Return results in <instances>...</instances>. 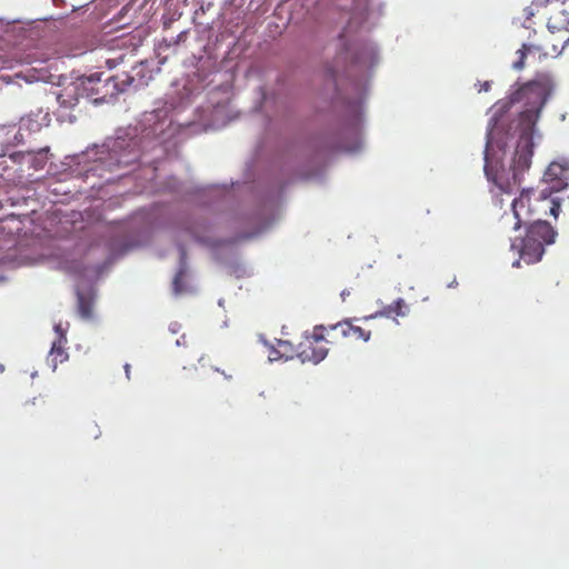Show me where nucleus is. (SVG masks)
<instances>
[{
    "label": "nucleus",
    "mask_w": 569,
    "mask_h": 569,
    "mask_svg": "<svg viewBox=\"0 0 569 569\" xmlns=\"http://www.w3.org/2000/svg\"><path fill=\"white\" fill-rule=\"evenodd\" d=\"M532 189H523L511 203V211L505 212L500 224L505 229L518 230L526 226V236L511 243L520 259L527 264L537 263L545 254V248L555 242L557 232L552 226L542 220L546 214L539 206L531 203Z\"/></svg>",
    "instance_id": "obj_1"
},
{
    "label": "nucleus",
    "mask_w": 569,
    "mask_h": 569,
    "mask_svg": "<svg viewBox=\"0 0 569 569\" xmlns=\"http://www.w3.org/2000/svg\"><path fill=\"white\" fill-rule=\"evenodd\" d=\"M533 140L530 134H520L511 166L496 174L493 181L503 193H512L520 188L522 176L531 166Z\"/></svg>",
    "instance_id": "obj_2"
},
{
    "label": "nucleus",
    "mask_w": 569,
    "mask_h": 569,
    "mask_svg": "<svg viewBox=\"0 0 569 569\" xmlns=\"http://www.w3.org/2000/svg\"><path fill=\"white\" fill-rule=\"evenodd\" d=\"M545 180L550 184L533 199V204L539 206L545 214L558 217L560 204L550 194L569 187V166L560 162H551L545 172Z\"/></svg>",
    "instance_id": "obj_3"
},
{
    "label": "nucleus",
    "mask_w": 569,
    "mask_h": 569,
    "mask_svg": "<svg viewBox=\"0 0 569 569\" xmlns=\"http://www.w3.org/2000/svg\"><path fill=\"white\" fill-rule=\"evenodd\" d=\"M553 82L549 74H538L512 94V101L523 102L526 108L541 111L551 94Z\"/></svg>",
    "instance_id": "obj_4"
},
{
    "label": "nucleus",
    "mask_w": 569,
    "mask_h": 569,
    "mask_svg": "<svg viewBox=\"0 0 569 569\" xmlns=\"http://www.w3.org/2000/svg\"><path fill=\"white\" fill-rule=\"evenodd\" d=\"M332 332L329 327L316 326L311 335L303 337L297 347V357L301 362L319 363L328 355V343L331 341L326 338Z\"/></svg>",
    "instance_id": "obj_5"
},
{
    "label": "nucleus",
    "mask_w": 569,
    "mask_h": 569,
    "mask_svg": "<svg viewBox=\"0 0 569 569\" xmlns=\"http://www.w3.org/2000/svg\"><path fill=\"white\" fill-rule=\"evenodd\" d=\"M329 329L332 332H339L343 338H351L353 340H362L365 342L369 341L371 337V332L359 327L352 325L351 320H343L336 325L329 326Z\"/></svg>",
    "instance_id": "obj_6"
},
{
    "label": "nucleus",
    "mask_w": 569,
    "mask_h": 569,
    "mask_svg": "<svg viewBox=\"0 0 569 569\" xmlns=\"http://www.w3.org/2000/svg\"><path fill=\"white\" fill-rule=\"evenodd\" d=\"M550 40H546L543 44H522L521 49L517 51L518 59L513 61L512 68L516 70H521L525 67V60L528 53H531L533 51L542 52L543 56L548 54H558L560 53V50L558 46L551 44V50H549L548 44Z\"/></svg>",
    "instance_id": "obj_7"
},
{
    "label": "nucleus",
    "mask_w": 569,
    "mask_h": 569,
    "mask_svg": "<svg viewBox=\"0 0 569 569\" xmlns=\"http://www.w3.org/2000/svg\"><path fill=\"white\" fill-rule=\"evenodd\" d=\"M547 27L552 33L569 30V10L565 8V4L550 9Z\"/></svg>",
    "instance_id": "obj_8"
},
{
    "label": "nucleus",
    "mask_w": 569,
    "mask_h": 569,
    "mask_svg": "<svg viewBox=\"0 0 569 569\" xmlns=\"http://www.w3.org/2000/svg\"><path fill=\"white\" fill-rule=\"evenodd\" d=\"M172 289L176 295L189 291V271L187 266V253L183 248L180 251L179 269L172 281Z\"/></svg>",
    "instance_id": "obj_9"
},
{
    "label": "nucleus",
    "mask_w": 569,
    "mask_h": 569,
    "mask_svg": "<svg viewBox=\"0 0 569 569\" xmlns=\"http://www.w3.org/2000/svg\"><path fill=\"white\" fill-rule=\"evenodd\" d=\"M540 116V110L526 108L519 116V123L522 128L521 134H530L532 138L535 126L538 121V118Z\"/></svg>",
    "instance_id": "obj_10"
},
{
    "label": "nucleus",
    "mask_w": 569,
    "mask_h": 569,
    "mask_svg": "<svg viewBox=\"0 0 569 569\" xmlns=\"http://www.w3.org/2000/svg\"><path fill=\"white\" fill-rule=\"evenodd\" d=\"M408 313V306L405 300L399 298L392 303L383 307L382 310L377 312L375 316H370L368 319L376 318L378 316L392 318V317H405Z\"/></svg>",
    "instance_id": "obj_11"
},
{
    "label": "nucleus",
    "mask_w": 569,
    "mask_h": 569,
    "mask_svg": "<svg viewBox=\"0 0 569 569\" xmlns=\"http://www.w3.org/2000/svg\"><path fill=\"white\" fill-rule=\"evenodd\" d=\"M66 343L67 335L64 333H60V337H58V339L52 343L50 356L52 357L54 368L57 367V363H62L69 357L66 351Z\"/></svg>",
    "instance_id": "obj_12"
},
{
    "label": "nucleus",
    "mask_w": 569,
    "mask_h": 569,
    "mask_svg": "<svg viewBox=\"0 0 569 569\" xmlns=\"http://www.w3.org/2000/svg\"><path fill=\"white\" fill-rule=\"evenodd\" d=\"M78 312L81 318L89 320L92 318L93 300L84 293L78 291Z\"/></svg>",
    "instance_id": "obj_13"
},
{
    "label": "nucleus",
    "mask_w": 569,
    "mask_h": 569,
    "mask_svg": "<svg viewBox=\"0 0 569 569\" xmlns=\"http://www.w3.org/2000/svg\"><path fill=\"white\" fill-rule=\"evenodd\" d=\"M295 348L289 341L284 340H278L277 348H273L272 352L270 353L271 360H277L280 358H292L293 357Z\"/></svg>",
    "instance_id": "obj_14"
},
{
    "label": "nucleus",
    "mask_w": 569,
    "mask_h": 569,
    "mask_svg": "<svg viewBox=\"0 0 569 569\" xmlns=\"http://www.w3.org/2000/svg\"><path fill=\"white\" fill-rule=\"evenodd\" d=\"M536 6H551L555 7V6H560V4H565L566 3V0H533L532 1Z\"/></svg>",
    "instance_id": "obj_15"
},
{
    "label": "nucleus",
    "mask_w": 569,
    "mask_h": 569,
    "mask_svg": "<svg viewBox=\"0 0 569 569\" xmlns=\"http://www.w3.org/2000/svg\"><path fill=\"white\" fill-rule=\"evenodd\" d=\"M56 99L63 107L74 106L76 101H77L76 98H70L69 100H64V99H62V94H58Z\"/></svg>",
    "instance_id": "obj_16"
},
{
    "label": "nucleus",
    "mask_w": 569,
    "mask_h": 569,
    "mask_svg": "<svg viewBox=\"0 0 569 569\" xmlns=\"http://www.w3.org/2000/svg\"><path fill=\"white\" fill-rule=\"evenodd\" d=\"M34 70L38 72V76H33V78L36 80H46L47 77H48V71H43L42 69L41 70H38L34 68Z\"/></svg>",
    "instance_id": "obj_17"
},
{
    "label": "nucleus",
    "mask_w": 569,
    "mask_h": 569,
    "mask_svg": "<svg viewBox=\"0 0 569 569\" xmlns=\"http://www.w3.org/2000/svg\"><path fill=\"white\" fill-rule=\"evenodd\" d=\"M54 331L57 332L58 337H60V333H64L66 335V330L62 328L61 323H57L54 326Z\"/></svg>",
    "instance_id": "obj_18"
},
{
    "label": "nucleus",
    "mask_w": 569,
    "mask_h": 569,
    "mask_svg": "<svg viewBox=\"0 0 569 569\" xmlns=\"http://www.w3.org/2000/svg\"><path fill=\"white\" fill-rule=\"evenodd\" d=\"M489 88H490V83L487 81V82H485V83H482V84H481V88H480V90H479V91H481V90L488 91V90H489Z\"/></svg>",
    "instance_id": "obj_19"
},
{
    "label": "nucleus",
    "mask_w": 569,
    "mask_h": 569,
    "mask_svg": "<svg viewBox=\"0 0 569 569\" xmlns=\"http://www.w3.org/2000/svg\"><path fill=\"white\" fill-rule=\"evenodd\" d=\"M348 295H350V292H347L346 290H343V291L341 292V297H342V299L345 300L346 296H348Z\"/></svg>",
    "instance_id": "obj_20"
},
{
    "label": "nucleus",
    "mask_w": 569,
    "mask_h": 569,
    "mask_svg": "<svg viewBox=\"0 0 569 569\" xmlns=\"http://www.w3.org/2000/svg\"><path fill=\"white\" fill-rule=\"evenodd\" d=\"M513 267H520V260H516L513 263H512Z\"/></svg>",
    "instance_id": "obj_21"
},
{
    "label": "nucleus",
    "mask_w": 569,
    "mask_h": 569,
    "mask_svg": "<svg viewBox=\"0 0 569 569\" xmlns=\"http://www.w3.org/2000/svg\"><path fill=\"white\" fill-rule=\"evenodd\" d=\"M222 375L228 379L232 378V375H227L224 371H222Z\"/></svg>",
    "instance_id": "obj_22"
}]
</instances>
